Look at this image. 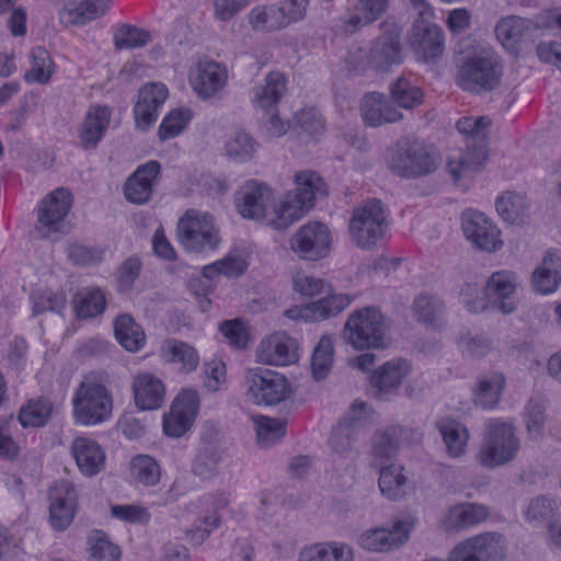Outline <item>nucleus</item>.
I'll list each match as a JSON object with an SVG mask.
<instances>
[{"instance_id": "nucleus-1", "label": "nucleus", "mask_w": 561, "mask_h": 561, "mask_svg": "<svg viewBox=\"0 0 561 561\" xmlns=\"http://www.w3.org/2000/svg\"><path fill=\"white\" fill-rule=\"evenodd\" d=\"M501 78L502 66L496 53L491 47L478 46L461 59L456 80L462 90L481 94L493 91Z\"/></svg>"}, {"instance_id": "nucleus-2", "label": "nucleus", "mask_w": 561, "mask_h": 561, "mask_svg": "<svg viewBox=\"0 0 561 561\" xmlns=\"http://www.w3.org/2000/svg\"><path fill=\"white\" fill-rule=\"evenodd\" d=\"M295 184L296 188L285 195L271 220L276 230L286 229L302 218L313 207L314 199L325 195L324 183L312 171L297 172Z\"/></svg>"}, {"instance_id": "nucleus-3", "label": "nucleus", "mask_w": 561, "mask_h": 561, "mask_svg": "<svg viewBox=\"0 0 561 561\" xmlns=\"http://www.w3.org/2000/svg\"><path fill=\"white\" fill-rule=\"evenodd\" d=\"M388 321L378 308L364 307L348 316L342 335L355 350H378L388 344Z\"/></svg>"}, {"instance_id": "nucleus-4", "label": "nucleus", "mask_w": 561, "mask_h": 561, "mask_svg": "<svg viewBox=\"0 0 561 561\" xmlns=\"http://www.w3.org/2000/svg\"><path fill=\"white\" fill-rule=\"evenodd\" d=\"M519 448L514 426L500 419H492L488 422L477 459L484 468L501 467L514 460Z\"/></svg>"}, {"instance_id": "nucleus-5", "label": "nucleus", "mask_w": 561, "mask_h": 561, "mask_svg": "<svg viewBox=\"0 0 561 561\" xmlns=\"http://www.w3.org/2000/svg\"><path fill=\"white\" fill-rule=\"evenodd\" d=\"M388 228L385 205L379 199L367 201L353 209L348 222L351 241L368 250L381 240Z\"/></svg>"}, {"instance_id": "nucleus-6", "label": "nucleus", "mask_w": 561, "mask_h": 561, "mask_svg": "<svg viewBox=\"0 0 561 561\" xmlns=\"http://www.w3.org/2000/svg\"><path fill=\"white\" fill-rule=\"evenodd\" d=\"M77 423L91 426L107 421L113 410V398L108 389L92 379L80 382L72 399Z\"/></svg>"}, {"instance_id": "nucleus-7", "label": "nucleus", "mask_w": 561, "mask_h": 561, "mask_svg": "<svg viewBox=\"0 0 561 561\" xmlns=\"http://www.w3.org/2000/svg\"><path fill=\"white\" fill-rule=\"evenodd\" d=\"M176 238L183 249L192 253L213 251L221 241L213 216L196 209L186 210L179 219Z\"/></svg>"}, {"instance_id": "nucleus-8", "label": "nucleus", "mask_w": 561, "mask_h": 561, "mask_svg": "<svg viewBox=\"0 0 561 561\" xmlns=\"http://www.w3.org/2000/svg\"><path fill=\"white\" fill-rule=\"evenodd\" d=\"M245 396L254 404L275 405L290 392L286 377L265 367L249 368L244 376Z\"/></svg>"}, {"instance_id": "nucleus-9", "label": "nucleus", "mask_w": 561, "mask_h": 561, "mask_svg": "<svg viewBox=\"0 0 561 561\" xmlns=\"http://www.w3.org/2000/svg\"><path fill=\"white\" fill-rule=\"evenodd\" d=\"M389 165L400 176L420 178L433 173L437 168V160L422 142L403 140L397 144Z\"/></svg>"}, {"instance_id": "nucleus-10", "label": "nucleus", "mask_w": 561, "mask_h": 561, "mask_svg": "<svg viewBox=\"0 0 561 561\" xmlns=\"http://www.w3.org/2000/svg\"><path fill=\"white\" fill-rule=\"evenodd\" d=\"M72 203V194L64 187L53 191L42 201L35 226L42 239H54L55 236L65 232V220Z\"/></svg>"}, {"instance_id": "nucleus-11", "label": "nucleus", "mask_w": 561, "mask_h": 561, "mask_svg": "<svg viewBox=\"0 0 561 561\" xmlns=\"http://www.w3.org/2000/svg\"><path fill=\"white\" fill-rule=\"evenodd\" d=\"M504 559V538L494 531L479 534L458 542L447 557V561H503Z\"/></svg>"}, {"instance_id": "nucleus-12", "label": "nucleus", "mask_w": 561, "mask_h": 561, "mask_svg": "<svg viewBox=\"0 0 561 561\" xmlns=\"http://www.w3.org/2000/svg\"><path fill=\"white\" fill-rule=\"evenodd\" d=\"M411 49L424 62L439 58L445 49L444 31L427 19H416L409 33Z\"/></svg>"}, {"instance_id": "nucleus-13", "label": "nucleus", "mask_w": 561, "mask_h": 561, "mask_svg": "<svg viewBox=\"0 0 561 561\" xmlns=\"http://www.w3.org/2000/svg\"><path fill=\"white\" fill-rule=\"evenodd\" d=\"M291 250L301 259L316 261L327 255L331 242L328 227L308 222L290 238Z\"/></svg>"}, {"instance_id": "nucleus-14", "label": "nucleus", "mask_w": 561, "mask_h": 561, "mask_svg": "<svg viewBox=\"0 0 561 561\" xmlns=\"http://www.w3.org/2000/svg\"><path fill=\"white\" fill-rule=\"evenodd\" d=\"M461 226L465 237L478 249L495 252L502 248L500 230L484 214L467 210L462 214Z\"/></svg>"}, {"instance_id": "nucleus-15", "label": "nucleus", "mask_w": 561, "mask_h": 561, "mask_svg": "<svg viewBox=\"0 0 561 561\" xmlns=\"http://www.w3.org/2000/svg\"><path fill=\"white\" fill-rule=\"evenodd\" d=\"M273 202L272 190L254 180L245 182L236 194L237 209L247 219H263Z\"/></svg>"}, {"instance_id": "nucleus-16", "label": "nucleus", "mask_w": 561, "mask_h": 561, "mask_svg": "<svg viewBox=\"0 0 561 561\" xmlns=\"http://www.w3.org/2000/svg\"><path fill=\"white\" fill-rule=\"evenodd\" d=\"M383 33L379 35L370 49L369 64L377 70L387 72L403 60L400 43V30L396 25L382 24Z\"/></svg>"}, {"instance_id": "nucleus-17", "label": "nucleus", "mask_w": 561, "mask_h": 561, "mask_svg": "<svg viewBox=\"0 0 561 561\" xmlns=\"http://www.w3.org/2000/svg\"><path fill=\"white\" fill-rule=\"evenodd\" d=\"M160 172L161 165L156 160L139 165L124 184L126 199L135 205L147 204L151 199Z\"/></svg>"}, {"instance_id": "nucleus-18", "label": "nucleus", "mask_w": 561, "mask_h": 561, "mask_svg": "<svg viewBox=\"0 0 561 561\" xmlns=\"http://www.w3.org/2000/svg\"><path fill=\"white\" fill-rule=\"evenodd\" d=\"M49 501L51 525L57 530H64L73 519L77 491L69 481H56L49 489Z\"/></svg>"}, {"instance_id": "nucleus-19", "label": "nucleus", "mask_w": 561, "mask_h": 561, "mask_svg": "<svg viewBox=\"0 0 561 561\" xmlns=\"http://www.w3.org/2000/svg\"><path fill=\"white\" fill-rule=\"evenodd\" d=\"M360 113L365 124L370 127L394 124L403 119V114L391 98L379 92H370L363 98Z\"/></svg>"}, {"instance_id": "nucleus-20", "label": "nucleus", "mask_w": 561, "mask_h": 561, "mask_svg": "<svg viewBox=\"0 0 561 561\" xmlns=\"http://www.w3.org/2000/svg\"><path fill=\"white\" fill-rule=\"evenodd\" d=\"M227 71L215 61H201L190 75L193 90L202 99L218 95L227 83Z\"/></svg>"}, {"instance_id": "nucleus-21", "label": "nucleus", "mask_w": 561, "mask_h": 561, "mask_svg": "<svg viewBox=\"0 0 561 561\" xmlns=\"http://www.w3.org/2000/svg\"><path fill=\"white\" fill-rule=\"evenodd\" d=\"M517 277L511 271L494 272L488 279L484 289V295L488 300L496 306V308L504 314H510L516 309V302L512 296L516 291Z\"/></svg>"}, {"instance_id": "nucleus-22", "label": "nucleus", "mask_w": 561, "mask_h": 561, "mask_svg": "<svg viewBox=\"0 0 561 561\" xmlns=\"http://www.w3.org/2000/svg\"><path fill=\"white\" fill-rule=\"evenodd\" d=\"M168 98V89L162 83L146 84L139 90L138 101L134 106L136 125L141 130H147L156 122L158 110Z\"/></svg>"}, {"instance_id": "nucleus-23", "label": "nucleus", "mask_w": 561, "mask_h": 561, "mask_svg": "<svg viewBox=\"0 0 561 561\" xmlns=\"http://www.w3.org/2000/svg\"><path fill=\"white\" fill-rule=\"evenodd\" d=\"M411 370V364L403 358H394L381 365L371 376L375 396L380 400H388Z\"/></svg>"}, {"instance_id": "nucleus-24", "label": "nucleus", "mask_w": 561, "mask_h": 561, "mask_svg": "<svg viewBox=\"0 0 561 561\" xmlns=\"http://www.w3.org/2000/svg\"><path fill=\"white\" fill-rule=\"evenodd\" d=\"M410 530L411 527L405 522L396 523L391 529H369L360 536L359 545L369 551H388L407 542Z\"/></svg>"}, {"instance_id": "nucleus-25", "label": "nucleus", "mask_w": 561, "mask_h": 561, "mask_svg": "<svg viewBox=\"0 0 561 561\" xmlns=\"http://www.w3.org/2000/svg\"><path fill=\"white\" fill-rule=\"evenodd\" d=\"M256 357L260 362L268 365H289L298 358L297 343L285 334H274L261 342Z\"/></svg>"}, {"instance_id": "nucleus-26", "label": "nucleus", "mask_w": 561, "mask_h": 561, "mask_svg": "<svg viewBox=\"0 0 561 561\" xmlns=\"http://www.w3.org/2000/svg\"><path fill=\"white\" fill-rule=\"evenodd\" d=\"M133 391L135 404L140 410H157L164 403L165 386L159 377L151 373H140L135 376Z\"/></svg>"}, {"instance_id": "nucleus-27", "label": "nucleus", "mask_w": 561, "mask_h": 561, "mask_svg": "<svg viewBox=\"0 0 561 561\" xmlns=\"http://www.w3.org/2000/svg\"><path fill=\"white\" fill-rule=\"evenodd\" d=\"M408 430L400 425H391L377 431L373 438V457L376 466L393 462Z\"/></svg>"}, {"instance_id": "nucleus-28", "label": "nucleus", "mask_w": 561, "mask_h": 561, "mask_svg": "<svg viewBox=\"0 0 561 561\" xmlns=\"http://www.w3.org/2000/svg\"><path fill=\"white\" fill-rule=\"evenodd\" d=\"M561 284V252L549 250L531 275L534 291L548 295L554 293Z\"/></svg>"}, {"instance_id": "nucleus-29", "label": "nucleus", "mask_w": 561, "mask_h": 561, "mask_svg": "<svg viewBox=\"0 0 561 561\" xmlns=\"http://www.w3.org/2000/svg\"><path fill=\"white\" fill-rule=\"evenodd\" d=\"M488 159L486 145L466 144V152L456 151L448 156L447 168L454 180L478 172Z\"/></svg>"}, {"instance_id": "nucleus-30", "label": "nucleus", "mask_w": 561, "mask_h": 561, "mask_svg": "<svg viewBox=\"0 0 561 561\" xmlns=\"http://www.w3.org/2000/svg\"><path fill=\"white\" fill-rule=\"evenodd\" d=\"M111 121V110L106 105L90 106L81 123L79 137L85 150L96 148L104 137Z\"/></svg>"}, {"instance_id": "nucleus-31", "label": "nucleus", "mask_w": 561, "mask_h": 561, "mask_svg": "<svg viewBox=\"0 0 561 561\" xmlns=\"http://www.w3.org/2000/svg\"><path fill=\"white\" fill-rule=\"evenodd\" d=\"M365 408V402H354L350 412L352 414L350 416L352 422L342 421L333 428L330 438V447L335 455L352 460L354 459L355 451L353 449V443L357 437V411L362 412Z\"/></svg>"}, {"instance_id": "nucleus-32", "label": "nucleus", "mask_w": 561, "mask_h": 561, "mask_svg": "<svg viewBox=\"0 0 561 561\" xmlns=\"http://www.w3.org/2000/svg\"><path fill=\"white\" fill-rule=\"evenodd\" d=\"M71 453L80 471L92 477L104 469L105 454L101 446L93 439L77 437L71 445Z\"/></svg>"}, {"instance_id": "nucleus-33", "label": "nucleus", "mask_w": 561, "mask_h": 561, "mask_svg": "<svg viewBox=\"0 0 561 561\" xmlns=\"http://www.w3.org/2000/svg\"><path fill=\"white\" fill-rule=\"evenodd\" d=\"M536 31L533 21L516 15L501 19L495 26L497 39L510 50H516L517 45L530 39Z\"/></svg>"}, {"instance_id": "nucleus-34", "label": "nucleus", "mask_w": 561, "mask_h": 561, "mask_svg": "<svg viewBox=\"0 0 561 561\" xmlns=\"http://www.w3.org/2000/svg\"><path fill=\"white\" fill-rule=\"evenodd\" d=\"M110 0H81L64 7L60 20L65 24L84 25L105 14Z\"/></svg>"}, {"instance_id": "nucleus-35", "label": "nucleus", "mask_w": 561, "mask_h": 561, "mask_svg": "<svg viewBox=\"0 0 561 561\" xmlns=\"http://www.w3.org/2000/svg\"><path fill=\"white\" fill-rule=\"evenodd\" d=\"M161 356L167 363L180 364L184 373L194 371L199 364V356L194 346L186 342L168 339L161 346Z\"/></svg>"}, {"instance_id": "nucleus-36", "label": "nucleus", "mask_w": 561, "mask_h": 561, "mask_svg": "<svg viewBox=\"0 0 561 561\" xmlns=\"http://www.w3.org/2000/svg\"><path fill=\"white\" fill-rule=\"evenodd\" d=\"M443 437L446 451L450 457H460L466 453L470 437L468 428L456 420L445 419L436 423Z\"/></svg>"}, {"instance_id": "nucleus-37", "label": "nucleus", "mask_w": 561, "mask_h": 561, "mask_svg": "<svg viewBox=\"0 0 561 561\" xmlns=\"http://www.w3.org/2000/svg\"><path fill=\"white\" fill-rule=\"evenodd\" d=\"M388 7V0H357L353 12L345 21L346 32L353 33L363 25L377 21Z\"/></svg>"}, {"instance_id": "nucleus-38", "label": "nucleus", "mask_w": 561, "mask_h": 561, "mask_svg": "<svg viewBox=\"0 0 561 561\" xmlns=\"http://www.w3.org/2000/svg\"><path fill=\"white\" fill-rule=\"evenodd\" d=\"M489 511L481 504H460L451 507L447 514V527L455 530L476 526L486 519Z\"/></svg>"}, {"instance_id": "nucleus-39", "label": "nucleus", "mask_w": 561, "mask_h": 561, "mask_svg": "<svg viewBox=\"0 0 561 561\" xmlns=\"http://www.w3.org/2000/svg\"><path fill=\"white\" fill-rule=\"evenodd\" d=\"M286 92L285 77L278 71L270 72L264 84L256 88L254 103L265 111H272Z\"/></svg>"}, {"instance_id": "nucleus-40", "label": "nucleus", "mask_w": 561, "mask_h": 561, "mask_svg": "<svg viewBox=\"0 0 561 561\" xmlns=\"http://www.w3.org/2000/svg\"><path fill=\"white\" fill-rule=\"evenodd\" d=\"M505 378L501 373L482 377L473 393V402L483 409L494 408L501 400Z\"/></svg>"}, {"instance_id": "nucleus-41", "label": "nucleus", "mask_w": 561, "mask_h": 561, "mask_svg": "<svg viewBox=\"0 0 561 561\" xmlns=\"http://www.w3.org/2000/svg\"><path fill=\"white\" fill-rule=\"evenodd\" d=\"M298 561H353V551L346 545L313 543L300 551Z\"/></svg>"}, {"instance_id": "nucleus-42", "label": "nucleus", "mask_w": 561, "mask_h": 561, "mask_svg": "<svg viewBox=\"0 0 561 561\" xmlns=\"http://www.w3.org/2000/svg\"><path fill=\"white\" fill-rule=\"evenodd\" d=\"M114 333L119 344L129 352H137L145 344V333L131 316L122 314L114 321Z\"/></svg>"}, {"instance_id": "nucleus-43", "label": "nucleus", "mask_w": 561, "mask_h": 561, "mask_svg": "<svg viewBox=\"0 0 561 561\" xmlns=\"http://www.w3.org/2000/svg\"><path fill=\"white\" fill-rule=\"evenodd\" d=\"M379 467V489L390 500L397 501L405 494L407 478L402 473V466L393 462Z\"/></svg>"}, {"instance_id": "nucleus-44", "label": "nucleus", "mask_w": 561, "mask_h": 561, "mask_svg": "<svg viewBox=\"0 0 561 561\" xmlns=\"http://www.w3.org/2000/svg\"><path fill=\"white\" fill-rule=\"evenodd\" d=\"M389 92L394 104L403 110H413L424 101L422 89L404 77H399L390 83Z\"/></svg>"}, {"instance_id": "nucleus-45", "label": "nucleus", "mask_w": 561, "mask_h": 561, "mask_svg": "<svg viewBox=\"0 0 561 561\" xmlns=\"http://www.w3.org/2000/svg\"><path fill=\"white\" fill-rule=\"evenodd\" d=\"M413 313L419 322L436 329L443 325L445 307L437 297L420 295L413 302Z\"/></svg>"}, {"instance_id": "nucleus-46", "label": "nucleus", "mask_w": 561, "mask_h": 561, "mask_svg": "<svg viewBox=\"0 0 561 561\" xmlns=\"http://www.w3.org/2000/svg\"><path fill=\"white\" fill-rule=\"evenodd\" d=\"M224 460V448L214 444H206L196 455L193 470L202 479H209L219 472Z\"/></svg>"}, {"instance_id": "nucleus-47", "label": "nucleus", "mask_w": 561, "mask_h": 561, "mask_svg": "<svg viewBox=\"0 0 561 561\" xmlns=\"http://www.w3.org/2000/svg\"><path fill=\"white\" fill-rule=\"evenodd\" d=\"M497 214L510 225H520L528 207L526 198L519 194L507 192L500 196L495 203Z\"/></svg>"}, {"instance_id": "nucleus-48", "label": "nucleus", "mask_w": 561, "mask_h": 561, "mask_svg": "<svg viewBox=\"0 0 561 561\" xmlns=\"http://www.w3.org/2000/svg\"><path fill=\"white\" fill-rule=\"evenodd\" d=\"M31 68L25 72L24 80L28 83L48 82L54 71L49 53L44 47L37 46L31 51Z\"/></svg>"}, {"instance_id": "nucleus-49", "label": "nucleus", "mask_w": 561, "mask_h": 561, "mask_svg": "<svg viewBox=\"0 0 561 561\" xmlns=\"http://www.w3.org/2000/svg\"><path fill=\"white\" fill-rule=\"evenodd\" d=\"M90 546L89 561H118L119 548L110 541L102 530H93L88 538Z\"/></svg>"}, {"instance_id": "nucleus-50", "label": "nucleus", "mask_w": 561, "mask_h": 561, "mask_svg": "<svg viewBox=\"0 0 561 561\" xmlns=\"http://www.w3.org/2000/svg\"><path fill=\"white\" fill-rule=\"evenodd\" d=\"M134 479L146 486L154 485L159 482L161 470L154 458L148 455H138L133 458L130 463Z\"/></svg>"}, {"instance_id": "nucleus-51", "label": "nucleus", "mask_w": 561, "mask_h": 561, "mask_svg": "<svg viewBox=\"0 0 561 561\" xmlns=\"http://www.w3.org/2000/svg\"><path fill=\"white\" fill-rule=\"evenodd\" d=\"M53 404L48 399H38L30 401L19 413V421L23 427L43 426L49 419Z\"/></svg>"}, {"instance_id": "nucleus-52", "label": "nucleus", "mask_w": 561, "mask_h": 561, "mask_svg": "<svg viewBox=\"0 0 561 561\" xmlns=\"http://www.w3.org/2000/svg\"><path fill=\"white\" fill-rule=\"evenodd\" d=\"M257 443L262 447H268L277 443L285 435V423L279 419L263 415L253 417Z\"/></svg>"}, {"instance_id": "nucleus-53", "label": "nucleus", "mask_w": 561, "mask_h": 561, "mask_svg": "<svg viewBox=\"0 0 561 561\" xmlns=\"http://www.w3.org/2000/svg\"><path fill=\"white\" fill-rule=\"evenodd\" d=\"M333 363V342L330 336H322L313 350L311 369L313 377L321 380L327 377Z\"/></svg>"}, {"instance_id": "nucleus-54", "label": "nucleus", "mask_w": 561, "mask_h": 561, "mask_svg": "<svg viewBox=\"0 0 561 561\" xmlns=\"http://www.w3.org/2000/svg\"><path fill=\"white\" fill-rule=\"evenodd\" d=\"M350 304L351 299L347 295H329L310 304L311 318L318 321L334 317L344 310Z\"/></svg>"}, {"instance_id": "nucleus-55", "label": "nucleus", "mask_w": 561, "mask_h": 561, "mask_svg": "<svg viewBox=\"0 0 561 561\" xmlns=\"http://www.w3.org/2000/svg\"><path fill=\"white\" fill-rule=\"evenodd\" d=\"M491 121L486 116L462 117L457 122V129L460 134L467 136L466 144L470 145H486L488 128Z\"/></svg>"}, {"instance_id": "nucleus-56", "label": "nucleus", "mask_w": 561, "mask_h": 561, "mask_svg": "<svg viewBox=\"0 0 561 561\" xmlns=\"http://www.w3.org/2000/svg\"><path fill=\"white\" fill-rule=\"evenodd\" d=\"M73 304L78 318H93L104 311L105 297L99 288H95L84 295L77 296L73 300Z\"/></svg>"}, {"instance_id": "nucleus-57", "label": "nucleus", "mask_w": 561, "mask_h": 561, "mask_svg": "<svg viewBox=\"0 0 561 561\" xmlns=\"http://www.w3.org/2000/svg\"><path fill=\"white\" fill-rule=\"evenodd\" d=\"M151 41L148 31L138 28L129 24H123L114 33V44L118 49L139 48L146 46Z\"/></svg>"}, {"instance_id": "nucleus-58", "label": "nucleus", "mask_w": 561, "mask_h": 561, "mask_svg": "<svg viewBox=\"0 0 561 561\" xmlns=\"http://www.w3.org/2000/svg\"><path fill=\"white\" fill-rule=\"evenodd\" d=\"M192 115L190 110H174L162 121L158 129L161 140H168L178 136L190 122Z\"/></svg>"}, {"instance_id": "nucleus-59", "label": "nucleus", "mask_w": 561, "mask_h": 561, "mask_svg": "<svg viewBox=\"0 0 561 561\" xmlns=\"http://www.w3.org/2000/svg\"><path fill=\"white\" fill-rule=\"evenodd\" d=\"M254 139L244 131H238L226 144L227 154L236 161H247L252 158L255 151Z\"/></svg>"}, {"instance_id": "nucleus-60", "label": "nucleus", "mask_w": 561, "mask_h": 561, "mask_svg": "<svg viewBox=\"0 0 561 561\" xmlns=\"http://www.w3.org/2000/svg\"><path fill=\"white\" fill-rule=\"evenodd\" d=\"M558 510L557 503L545 496L539 495L533 499L527 507L526 517L528 520L551 522Z\"/></svg>"}, {"instance_id": "nucleus-61", "label": "nucleus", "mask_w": 561, "mask_h": 561, "mask_svg": "<svg viewBox=\"0 0 561 561\" xmlns=\"http://www.w3.org/2000/svg\"><path fill=\"white\" fill-rule=\"evenodd\" d=\"M193 420L171 408L170 413L163 417V431L168 436L181 437L190 430Z\"/></svg>"}, {"instance_id": "nucleus-62", "label": "nucleus", "mask_w": 561, "mask_h": 561, "mask_svg": "<svg viewBox=\"0 0 561 561\" xmlns=\"http://www.w3.org/2000/svg\"><path fill=\"white\" fill-rule=\"evenodd\" d=\"M67 256L77 265H91L101 260L102 252L95 248L72 242L67 248Z\"/></svg>"}, {"instance_id": "nucleus-63", "label": "nucleus", "mask_w": 561, "mask_h": 561, "mask_svg": "<svg viewBox=\"0 0 561 561\" xmlns=\"http://www.w3.org/2000/svg\"><path fill=\"white\" fill-rule=\"evenodd\" d=\"M477 283L465 284L460 290L461 301L471 312H479L486 306L485 295Z\"/></svg>"}, {"instance_id": "nucleus-64", "label": "nucleus", "mask_w": 561, "mask_h": 561, "mask_svg": "<svg viewBox=\"0 0 561 561\" xmlns=\"http://www.w3.org/2000/svg\"><path fill=\"white\" fill-rule=\"evenodd\" d=\"M220 524V516L217 512L206 515L199 525L186 530V538L194 545H201Z\"/></svg>"}]
</instances>
